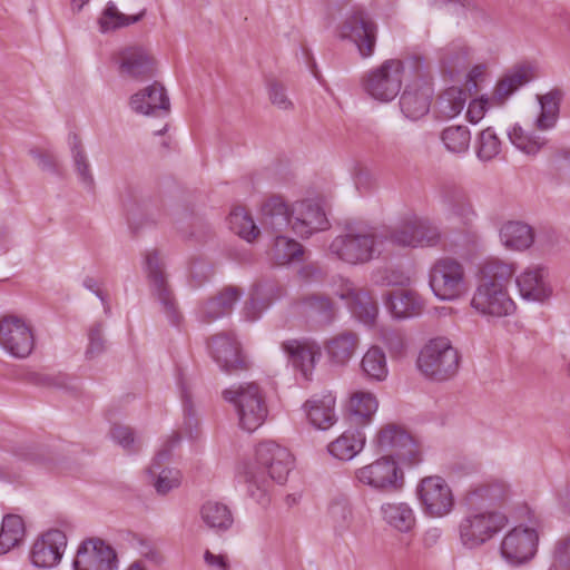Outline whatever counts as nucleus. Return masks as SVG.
Returning <instances> with one entry per match:
<instances>
[{"label":"nucleus","mask_w":570,"mask_h":570,"mask_svg":"<svg viewBox=\"0 0 570 570\" xmlns=\"http://www.w3.org/2000/svg\"><path fill=\"white\" fill-rule=\"evenodd\" d=\"M223 399L229 403L238 419L240 429L256 431L267 417L265 395L254 382L233 385L223 391Z\"/></svg>","instance_id":"obj_4"},{"label":"nucleus","mask_w":570,"mask_h":570,"mask_svg":"<svg viewBox=\"0 0 570 570\" xmlns=\"http://www.w3.org/2000/svg\"><path fill=\"white\" fill-rule=\"evenodd\" d=\"M327 514L333 530L338 535L346 533L354 521L352 505L344 495L336 497L330 502Z\"/></svg>","instance_id":"obj_41"},{"label":"nucleus","mask_w":570,"mask_h":570,"mask_svg":"<svg viewBox=\"0 0 570 570\" xmlns=\"http://www.w3.org/2000/svg\"><path fill=\"white\" fill-rule=\"evenodd\" d=\"M377 407L379 402L373 393L364 391L353 393L348 403L350 424L355 426L368 424Z\"/></svg>","instance_id":"obj_34"},{"label":"nucleus","mask_w":570,"mask_h":570,"mask_svg":"<svg viewBox=\"0 0 570 570\" xmlns=\"http://www.w3.org/2000/svg\"><path fill=\"white\" fill-rule=\"evenodd\" d=\"M409 67L415 72V80L405 86L400 106L406 118L416 120L429 112L433 89L430 75L421 58L411 59Z\"/></svg>","instance_id":"obj_8"},{"label":"nucleus","mask_w":570,"mask_h":570,"mask_svg":"<svg viewBox=\"0 0 570 570\" xmlns=\"http://www.w3.org/2000/svg\"><path fill=\"white\" fill-rule=\"evenodd\" d=\"M292 466L293 456L287 448L271 440L258 443L255 464L246 465L244 470L247 492L259 504H266L271 481L284 483Z\"/></svg>","instance_id":"obj_2"},{"label":"nucleus","mask_w":570,"mask_h":570,"mask_svg":"<svg viewBox=\"0 0 570 570\" xmlns=\"http://www.w3.org/2000/svg\"><path fill=\"white\" fill-rule=\"evenodd\" d=\"M0 346L16 358H26L35 347L31 327L17 316L0 318Z\"/></svg>","instance_id":"obj_15"},{"label":"nucleus","mask_w":570,"mask_h":570,"mask_svg":"<svg viewBox=\"0 0 570 570\" xmlns=\"http://www.w3.org/2000/svg\"><path fill=\"white\" fill-rule=\"evenodd\" d=\"M229 228L246 239L253 242L259 234L258 227L255 225L252 216L243 207L234 208L228 216Z\"/></svg>","instance_id":"obj_50"},{"label":"nucleus","mask_w":570,"mask_h":570,"mask_svg":"<svg viewBox=\"0 0 570 570\" xmlns=\"http://www.w3.org/2000/svg\"><path fill=\"white\" fill-rule=\"evenodd\" d=\"M416 497L423 513L432 518H442L454 507L452 490L439 475L423 478L416 487Z\"/></svg>","instance_id":"obj_12"},{"label":"nucleus","mask_w":570,"mask_h":570,"mask_svg":"<svg viewBox=\"0 0 570 570\" xmlns=\"http://www.w3.org/2000/svg\"><path fill=\"white\" fill-rule=\"evenodd\" d=\"M282 346L292 365L309 380L321 356L320 345L311 340H289Z\"/></svg>","instance_id":"obj_25"},{"label":"nucleus","mask_w":570,"mask_h":570,"mask_svg":"<svg viewBox=\"0 0 570 570\" xmlns=\"http://www.w3.org/2000/svg\"><path fill=\"white\" fill-rule=\"evenodd\" d=\"M145 271L151 294L161 304L164 313L167 315L170 323L178 324L181 316L173 291L168 285L167 276L164 271V262L158 250L153 249L146 253Z\"/></svg>","instance_id":"obj_13"},{"label":"nucleus","mask_w":570,"mask_h":570,"mask_svg":"<svg viewBox=\"0 0 570 570\" xmlns=\"http://www.w3.org/2000/svg\"><path fill=\"white\" fill-rule=\"evenodd\" d=\"M297 314L308 317H317L322 324H331L336 316V306L334 302L324 295H309L293 305Z\"/></svg>","instance_id":"obj_33"},{"label":"nucleus","mask_w":570,"mask_h":570,"mask_svg":"<svg viewBox=\"0 0 570 570\" xmlns=\"http://www.w3.org/2000/svg\"><path fill=\"white\" fill-rule=\"evenodd\" d=\"M261 224L265 232L281 235L289 226L293 228L292 207L281 197H271L262 206Z\"/></svg>","instance_id":"obj_28"},{"label":"nucleus","mask_w":570,"mask_h":570,"mask_svg":"<svg viewBox=\"0 0 570 570\" xmlns=\"http://www.w3.org/2000/svg\"><path fill=\"white\" fill-rule=\"evenodd\" d=\"M111 439L127 451H135L134 431L126 425L115 424L110 430Z\"/></svg>","instance_id":"obj_60"},{"label":"nucleus","mask_w":570,"mask_h":570,"mask_svg":"<svg viewBox=\"0 0 570 570\" xmlns=\"http://www.w3.org/2000/svg\"><path fill=\"white\" fill-rule=\"evenodd\" d=\"M441 210L448 219H455L463 226H471L478 214L468 191L456 185H443L439 190Z\"/></svg>","instance_id":"obj_19"},{"label":"nucleus","mask_w":570,"mask_h":570,"mask_svg":"<svg viewBox=\"0 0 570 570\" xmlns=\"http://www.w3.org/2000/svg\"><path fill=\"white\" fill-rule=\"evenodd\" d=\"M502 244L513 250L528 249L534 242L531 226L522 222H508L500 229Z\"/></svg>","instance_id":"obj_38"},{"label":"nucleus","mask_w":570,"mask_h":570,"mask_svg":"<svg viewBox=\"0 0 570 570\" xmlns=\"http://www.w3.org/2000/svg\"><path fill=\"white\" fill-rule=\"evenodd\" d=\"M380 513L389 527L401 533L410 532L416 524L415 512L407 502H384Z\"/></svg>","instance_id":"obj_32"},{"label":"nucleus","mask_w":570,"mask_h":570,"mask_svg":"<svg viewBox=\"0 0 570 570\" xmlns=\"http://www.w3.org/2000/svg\"><path fill=\"white\" fill-rule=\"evenodd\" d=\"M554 562L562 570H570V535L561 538L556 543Z\"/></svg>","instance_id":"obj_61"},{"label":"nucleus","mask_w":570,"mask_h":570,"mask_svg":"<svg viewBox=\"0 0 570 570\" xmlns=\"http://www.w3.org/2000/svg\"><path fill=\"white\" fill-rule=\"evenodd\" d=\"M67 548V535L60 529H49L38 537V568L50 569L60 561Z\"/></svg>","instance_id":"obj_29"},{"label":"nucleus","mask_w":570,"mask_h":570,"mask_svg":"<svg viewBox=\"0 0 570 570\" xmlns=\"http://www.w3.org/2000/svg\"><path fill=\"white\" fill-rule=\"evenodd\" d=\"M384 230L367 224H350L345 232L330 244V253L337 259L360 265L371 262L384 250Z\"/></svg>","instance_id":"obj_3"},{"label":"nucleus","mask_w":570,"mask_h":570,"mask_svg":"<svg viewBox=\"0 0 570 570\" xmlns=\"http://www.w3.org/2000/svg\"><path fill=\"white\" fill-rule=\"evenodd\" d=\"M386 305L396 318H406L419 315L423 309L420 296L407 289H396L389 294Z\"/></svg>","instance_id":"obj_35"},{"label":"nucleus","mask_w":570,"mask_h":570,"mask_svg":"<svg viewBox=\"0 0 570 570\" xmlns=\"http://www.w3.org/2000/svg\"><path fill=\"white\" fill-rule=\"evenodd\" d=\"M507 523V515L498 511L471 512L460 522V540L468 549L479 548L500 532Z\"/></svg>","instance_id":"obj_9"},{"label":"nucleus","mask_w":570,"mask_h":570,"mask_svg":"<svg viewBox=\"0 0 570 570\" xmlns=\"http://www.w3.org/2000/svg\"><path fill=\"white\" fill-rule=\"evenodd\" d=\"M508 137L517 149L528 156H535L548 142L546 137L525 130L518 124L508 131Z\"/></svg>","instance_id":"obj_44"},{"label":"nucleus","mask_w":570,"mask_h":570,"mask_svg":"<svg viewBox=\"0 0 570 570\" xmlns=\"http://www.w3.org/2000/svg\"><path fill=\"white\" fill-rule=\"evenodd\" d=\"M515 273L512 263L489 258L479 269V282L471 299V306L488 317H505L515 311L508 286Z\"/></svg>","instance_id":"obj_1"},{"label":"nucleus","mask_w":570,"mask_h":570,"mask_svg":"<svg viewBox=\"0 0 570 570\" xmlns=\"http://www.w3.org/2000/svg\"><path fill=\"white\" fill-rule=\"evenodd\" d=\"M71 153L76 173L80 181L86 187L91 188L94 185V177L83 147L79 142H76L71 148Z\"/></svg>","instance_id":"obj_56"},{"label":"nucleus","mask_w":570,"mask_h":570,"mask_svg":"<svg viewBox=\"0 0 570 570\" xmlns=\"http://www.w3.org/2000/svg\"><path fill=\"white\" fill-rule=\"evenodd\" d=\"M268 96L271 102L279 109L289 110L293 108L292 100L287 97L285 87L278 81L268 83Z\"/></svg>","instance_id":"obj_59"},{"label":"nucleus","mask_w":570,"mask_h":570,"mask_svg":"<svg viewBox=\"0 0 570 570\" xmlns=\"http://www.w3.org/2000/svg\"><path fill=\"white\" fill-rule=\"evenodd\" d=\"M365 441L361 430H347L328 444V452L338 460L348 461L363 450Z\"/></svg>","instance_id":"obj_37"},{"label":"nucleus","mask_w":570,"mask_h":570,"mask_svg":"<svg viewBox=\"0 0 570 570\" xmlns=\"http://www.w3.org/2000/svg\"><path fill=\"white\" fill-rule=\"evenodd\" d=\"M145 13L146 10L144 9L138 14L127 16L121 13L114 2H108L98 21L100 31L109 32L136 23L142 19Z\"/></svg>","instance_id":"obj_48"},{"label":"nucleus","mask_w":570,"mask_h":570,"mask_svg":"<svg viewBox=\"0 0 570 570\" xmlns=\"http://www.w3.org/2000/svg\"><path fill=\"white\" fill-rule=\"evenodd\" d=\"M293 230L307 237L316 230H323L328 222L321 206L312 200H303L292 206Z\"/></svg>","instance_id":"obj_24"},{"label":"nucleus","mask_w":570,"mask_h":570,"mask_svg":"<svg viewBox=\"0 0 570 570\" xmlns=\"http://www.w3.org/2000/svg\"><path fill=\"white\" fill-rule=\"evenodd\" d=\"M180 442V435L174 432L161 445L149 465L148 476L158 494L165 495L181 483V473L169 465L173 449Z\"/></svg>","instance_id":"obj_14"},{"label":"nucleus","mask_w":570,"mask_h":570,"mask_svg":"<svg viewBox=\"0 0 570 570\" xmlns=\"http://www.w3.org/2000/svg\"><path fill=\"white\" fill-rule=\"evenodd\" d=\"M355 480L379 493H395L403 489L404 472L390 456H382L354 472Z\"/></svg>","instance_id":"obj_7"},{"label":"nucleus","mask_w":570,"mask_h":570,"mask_svg":"<svg viewBox=\"0 0 570 570\" xmlns=\"http://www.w3.org/2000/svg\"><path fill=\"white\" fill-rule=\"evenodd\" d=\"M137 542L138 553L141 558L157 566L163 563L164 557L154 544L142 539H138Z\"/></svg>","instance_id":"obj_63"},{"label":"nucleus","mask_w":570,"mask_h":570,"mask_svg":"<svg viewBox=\"0 0 570 570\" xmlns=\"http://www.w3.org/2000/svg\"><path fill=\"white\" fill-rule=\"evenodd\" d=\"M374 445L385 456H396L410 464L420 462V450L411 434L401 425L387 423L382 426L375 439Z\"/></svg>","instance_id":"obj_11"},{"label":"nucleus","mask_w":570,"mask_h":570,"mask_svg":"<svg viewBox=\"0 0 570 570\" xmlns=\"http://www.w3.org/2000/svg\"><path fill=\"white\" fill-rule=\"evenodd\" d=\"M199 515L203 523L216 532L228 530L234 521L229 508L217 501L205 502L200 508Z\"/></svg>","instance_id":"obj_39"},{"label":"nucleus","mask_w":570,"mask_h":570,"mask_svg":"<svg viewBox=\"0 0 570 570\" xmlns=\"http://www.w3.org/2000/svg\"><path fill=\"white\" fill-rule=\"evenodd\" d=\"M489 100L487 98H479L472 100L466 110V118L471 124H478L485 115Z\"/></svg>","instance_id":"obj_64"},{"label":"nucleus","mask_w":570,"mask_h":570,"mask_svg":"<svg viewBox=\"0 0 570 570\" xmlns=\"http://www.w3.org/2000/svg\"><path fill=\"white\" fill-rule=\"evenodd\" d=\"M381 340L387 346L391 353L400 354L404 350V335L396 330H382Z\"/></svg>","instance_id":"obj_62"},{"label":"nucleus","mask_w":570,"mask_h":570,"mask_svg":"<svg viewBox=\"0 0 570 570\" xmlns=\"http://www.w3.org/2000/svg\"><path fill=\"white\" fill-rule=\"evenodd\" d=\"M351 175L358 190H370L375 186V175L368 166L361 161L354 163Z\"/></svg>","instance_id":"obj_58"},{"label":"nucleus","mask_w":570,"mask_h":570,"mask_svg":"<svg viewBox=\"0 0 570 570\" xmlns=\"http://www.w3.org/2000/svg\"><path fill=\"white\" fill-rule=\"evenodd\" d=\"M40 384L61 389L70 393H77L80 390V385L77 379L61 373L57 375L38 373V385Z\"/></svg>","instance_id":"obj_57"},{"label":"nucleus","mask_w":570,"mask_h":570,"mask_svg":"<svg viewBox=\"0 0 570 570\" xmlns=\"http://www.w3.org/2000/svg\"><path fill=\"white\" fill-rule=\"evenodd\" d=\"M529 81L528 71L519 68L505 75L495 86L492 100L502 105L515 90Z\"/></svg>","instance_id":"obj_49"},{"label":"nucleus","mask_w":570,"mask_h":570,"mask_svg":"<svg viewBox=\"0 0 570 570\" xmlns=\"http://www.w3.org/2000/svg\"><path fill=\"white\" fill-rule=\"evenodd\" d=\"M415 248L435 247L441 243V229L428 218L415 216Z\"/></svg>","instance_id":"obj_54"},{"label":"nucleus","mask_w":570,"mask_h":570,"mask_svg":"<svg viewBox=\"0 0 570 570\" xmlns=\"http://www.w3.org/2000/svg\"><path fill=\"white\" fill-rule=\"evenodd\" d=\"M377 27L367 13L362 10L350 14L340 27V37L356 45L362 57L373 55L376 45Z\"/></svg>","instance_id":"obj_17"},{"label":"nucleus","mask_w":570,"mask_h":570,"mask_svg":"<svg viewBox=\"0 0 570 570\" xmlns=\"http://www.w3.org/2000/svg\"><path fill=\"white\" fill-rule=\"evenodd\" d=\"M129 105L134 112L145 116H167L170 110L169 98L159 82H154L134 94Z\"/></svg>","instance_id":"obj_23"},{"label":"nucleus","mask_w":570,"mask_h":570,"mask_svg":"<svg viewBox=\"0 0 570 570\" xmlns=\"http://www.w3.org/2000/svg\"><path fill=\"white\" fill-rule=\"evenodd\" d=\"M501 151V140L493 128L483 129L475 140L476 157L482 161L494 159Z\"/></svg>","instance_id":"obj_52"},{"label":"nucleus","mask_w":570,"mask_h":570,"mask_svg":"<svg viewBox=\"0 0 570 570\" xmlns=\"http://www.w3.org/2000/svg\"><path fill=\"white\" fill-rule=\"evenodd\" d=\"M361 368L368 380L377 382L384 381L389 374L384 351L377 345L371 346L361 360Z\"/></svg>","instance_id":"obj_42"},{"label":"nucleus","mask_w":570,"mask_h":570,"mask_svg":"<svg viewBox=\"0 0 570 570\" xmlns=\"http://www.w3.org/2000/svg\"><path fill=\"white\" fill-rule=\"evenodd\" d=\"M559 100L558 92H549L539 98L540 115L535 120L539 129L547 130L556 125L559 115Z\"/></svg>","instance_id":"obj_53"},{"label":"nucleus","mask_w":570,"mask_h":570,"mask_svg":"<svg viewBox=\"0 0 570 570\" xmlns=\"http://www.w3.org/2000/svg\"><path fill=\"white\" fill-rule=\"evenodd\" d=\"M384 230L385 250L390 245L415 248V215L404 218L394 227H380Z\"/></svg>","instance_id":"obj_40"},{"label":"nucleus","mask_w":570,"mask_h":570,"mask_svg":"<svg viewBox=\"0 0 570 570\" xmlns=\"http://www.w3.org/2000/svg\"><path fill=\"white\" fill-rule=\"evenodd\" d=\"M508 492L509 489L504 482L494 481L469 490L465 495V500L471 505L485 502L489 504H497L507 498Z\"/></svg>","instance_id":"obj_43"},{"label":"nucleus","mask_w":570,"mask_h":570,"mask_svg":"<svg viewBox=\"0 0 570 570\" xmlns=\"http://www.w3.org/2000/svg\"><path fill=\"white\" fill-rule=\"evenodd\" d=\"M407 62L387 59L363 77L364 90L374 99L383 102L393 100L400 92L406 69L412 70Z\"/></svg>","instance_id":"obj_6"},{"label":"nucleus","mask_w":570,"mask_h":570,"mask_svg":"<svg viewBox=\"0 0 570 570\" xmlns=\"http://www.w3.org/2000/svg\"><path fill=\"white\" fill-rule=\"evenodd\" d=\"M88 344L85 351V357L88 361L95 360L107 351V338L105 336V325L101 322L91 324L87 332Z\"/></svg>","instance_id":"obj_55"},{"label":"nucleus","mask_w":570,"mask_h":570,"mask_svg":"<svg viewBox=\"0 0 570 570\" xmlns=\"http://www.w3.org/2000/svg\"><path fill=\"white\" fill-rule=\"evenodd\" d=\"M24 532V524L19 515H6L0 528V554H6L18 546L23 539Z\"/></svg>","instance_id":"obj_45"},{"label":"nucleus","mask_w":570,"mask_h":570,"mask_svg":"<svg viewBox=\"0 0 570 570\" xmlns=\"http://www.w3.org/2000/svg\"><path fill=\"white\" fill-rule=\"evenodd\" d=\"M120 73L136 80L151 78L155 73V60L141 47H129L120 55Z\"/></svg>","instance_id":"obj_27"},{"label":"nucleus","mask_w":570,"mask_h":570,"mask_svg":"<svg viewBox=\"0 0 570 570\" xmlns=\"http://www.w3.org/2000/svg\"><path fill=\"white\" fill-rule=\"evenodd\" d=\"M468 94L458 87L444 90L436 100L435 108L440 117L453 118L459 115L466 102Z\"/></svg>","instance_id":"obj_46"},{"label":"nucleus","mask_w":570,"mask_h":570,"mask_svg":"<svg viewBox=\"0 0 570 570\" xmlns=\"http://www.w3.org/2000/svg\"><path fill=\"white\" fill-rule=\"evenodd\" d=\"M335 404L336 397L331 392L307 400L304 409L311 424L320 430L333 426L337 422Z\"/></svg>","instance_id":"obj_30"},{"label":"nucleus","mask_w":570,"mask_h":570,"mask_svg":"<svg viewBox=\"0 0 570 570\" xmlns=\"http://www.w3.org/2000/svg\"><path fill=\"white\" fill-rule=\"evenodd\" d=\"M240 295L242 292L238 287L226 286L223 288L216 296L202 304L198 312L202 322L212 323L229 314Z\"/></svg>","instance_id":"obj_31"},{"label":"nucleus","mask_w":570,"mask_h":570,"mask_svg":"<svg viewBox=\"0 0 570 570\" xmlns=\"http://www.w3.org/2000/svg\"><path fill=\"white\" fill-rule=\"evenodd\" d=\"M209 351L222 371L228 374L248 368V362L240 351L239 343L230 334L220 333L213 336Z\"/></svg>","instance_id":"obj_21"},{"label":"nucleus","mask_w":570,"mask_h":570,"mask_svg":"<svg viewBox=\"0 0 570 570\" xmlns=\"http://www.w3.org/2000/svg\"><path fill=\"white\" fill-rule=\"evenodd\" d=\"M441 140L449 151L463 154L470 147L471 132L466 126H450L442 130Z\"/></svg>","instance_id":"obj_51"},{"label":"nucleus","mask_w":570,"mask_h":570,"mask_svg":"<svg viewBox=\"0 0 570 570\" xmlns=\"http://www.w3.org/2000/svg\"><path fill=\"white\" fill-rule=\"evenodd\" d=\"M538 540L534 529L515 527L501 541V557L511 566L527 563L537 552Z\"/></svg>","instance_id":"obj_16"},{"label":"nucleus","mask_w":570,"mask_h":570,"mask_svg":"<svg viewBox=\"0 0 570 570\" xmlns=\"http://www.w3.org/2000/svg\"><path fill=\"white\" fill-rule=\"evenodd\" d=\"M461 356L448 337L430 340L420 351L417 367L426 377L443 382L459 371Z\"/></svg>","instance_id":"obj_5"},{"label":"nucleus","mask_w":570,"mask_h":570,"mask_svg":"<svg viewBox=\"0 0 570 570\" xmlns=\"http://www.w3.org/2000/svg\"><path fill=\"white\" fill-rule=\"evenodd\" d=\"M304 253L303 246L294 239L276 235L271 249V258L277 265H285L298 261Z\"/></svg>","instance_id":"obj_47"},{"label":"nucleus","mask_w":570,"mask_h":570,"mask_svg":"<svg viewBox=\"0 0 570 570\" xmlns=\"http://www.w3.org/2000/svg\"><path fill=\"white\" fill-rule=\"evenodd\" d=\"M115 550L100 539L85 540L73 560L75 570H117Z\"/></svg>","instance_id":"obj_20"},{"label":"nucleus","mask_w":570,"mask_h":570,"mask_svg":"<svg viewBox=\"0 0 570 570\" xmlns=\"http://www.w3.org/2000/svg\"><path fill=\"white\" fill-rule=\"evenodd\" d=\"M440 66L444 73L454 77L470 63V48L463 41H453L440 50Z\"/></svg>","instance_id":"obj_36"},{"label":"nucleus","mask_w":570,"mask_h":570,"mask_svg":"<svg viewBox=\"0 0 570 570\" xmlns=\"http://www.w3.org/2000/svg\"><path fill=\"white\" fill-rule=\"evenodd\" d=\"M360 336L356 332L345 330L328 337L323 345L331 365L345 366L356 353Z\"/></svg>","instance_id":"obj_26"},{"label":"nucleus","mask_w":570,"mask_h":570,"mask_svg":"<svg viewBox=\"0 0 570 570\" xmlns=\"http://www.w3.org/2000/svg\"><path fill=\"white\" fill-rule=\"evenodd\" d=\"M519 293L522 298L532 302H544L552 294L549 282V271L542 265L527 267L515 278Z\"/></svg>","instance_id":"obj_22"},{"label":"nucleus","mask_w":570,"mask_h":570,"mask_svg":"<svg viewBox=\"0 0 570 570\" xmlns=\"http://www.w3.org/2000/svg\"><path fill=\"white\" fill-rule=\"evenodd\" d=\"M430 286L442 301H454L466 292L463 265L451 257L438 259L430 269Z\"/></svg>","instance_id":"obj_10"},{"label":"nucleus","mask_w":570,"mask_h":570,"mask_svg":"<svg viewBox=\"0 0 570 570\" xmlns=\"http://www.w3.org/2000/svg\"><path fill=\"white\" fill-rule=\"evenodd\" d=\"M334 294L345 301L353 315L364 325H374L379 315V305L371 293L355 286L348 279H341Z\"/></svg>","instance_id":"obj_18"}]
</instances>
